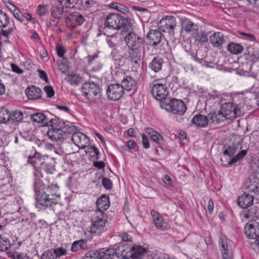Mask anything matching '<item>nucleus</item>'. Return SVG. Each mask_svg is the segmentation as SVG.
I'll list each match as a JSON object with an SVG mask.
<instances>
[{"label": "nucleus", "mask_w": 259, "mask_h": 259, "mask_svg": "<svg viewBox=\"0 0 259 259\" xmlns=\"http://www.w3.org/2000/svg\"><path fill=\"white\" fill-rule=\"evenodd\" d=\"M33 188L35 193V206L37 208L45 210L58 203L55 197L58 198L60 195L57 193L47 194L44 191V185L41 180H35Z\"/></svg>", "instance_id": "f257e3e1"}, {"label": "nucleus", "mask_w": 259, "mask_h": 259, "mask_svg": "<svg viewBox=\"0 0 259 259\" xmlns=\"http://www.w3.org/2000/svg\"><path fill=\"white\" fill-rule=\"evenodd\" d=\"M247 100H244L243 96L238 101L233 100L232 103H227L222 105V113L226 119H232L243 115L248 110Z\"/></svg>", "instance_id": "f03ea898"}, {"label": "nucleus", "mask_w": 259, "mask_h": 259, "mask_svg": "<svg viewBox=\"0 0 259 259\" xmlns=\"http://www.w3.org/2000/svg\"><path fill=\"white\" fill-rule=\"evenodd\" d=\"M97 259H113L115 255L121 259L127 258L123 245H120L115 249L101 248L95 251Z\"/></svg>", "instance_id": "7ed1b4c3"}, {"label": "nucleus", "mask_w": 259, "mask_h": 259, "mask_svg": "<svg viewBox=\"0 0 259 259\" xmlns=\"http://www.w3.org/2000/svg\"><path fill=\"white\" fill-rule=\"evenodd\" d=\"M161 107L167 112L179 115H183L187 109L186 105L181 100L167 99L161 103Z\"/></svg>", "instance_id": "20e7f679"}, {"label": "nucleus", "mask_w": 259, "mask_h": 259, "mask_svg": "<svg viewBox=\"0 0 259 259\" xmlns=\"http://www.w3.org/2000/svg\"><path fill=\"white\" fill-rule=\"evenodd\" d=\"M92 225L90 231L92 234L100 235L107 230V220L105 217L104 213L95 211L91 220Z\"/></svg>", "instance_id": "39448f33"}, {"label": "nucleus", "mask_w": 259, "mask_h": 259, "mask_svg": "<svg viewBox=\"0 0 259 259\" xmlns=\"http://www.w3.org/2000/svg\"><path fill=\"white\" fill-rule=\"evenodd\" d=\"M124 40L131 51H138L144 44V39L134 32L127 33Z\"/></svg>", "instance_id": "423d86ee"}, {"label": "nucleus", "mask_w": 259, "mask_h": 259, "mask_svg": "<svg viewBox=\"0 0 259 259\" xmlns=\"http://www.w3.org/2000/svg\"><path fill=\"white\" fill-rule=\"evenodd\" d=\"M58 118L56 117L52 118L50 121L49 125L51 128L48 130L47 135L52 141H57L65 138V132L58 127Z\"/></svg>", "instance_id": "0eeeda50"}, {"label": "nucleus", "mask_w": 259, "mask_h": 259, "mask_svg": "<svg viewBox=\"0 0 259 259\" xmlns=\"http://www.w3.org/2000/svg\"><path fill=\"white\" fill-rule=\"evenodd\" d=\"M246 236L250 239L254 240V242L258 243L259 241V223L255 221H249L244 228Z\"/></svg>", "instance_id": "6e6552de"}, {"label": "nucleus", "mask_w": 259, "mask_h": 259, "mask_svg": "<svg viewBox=\"0 0 259 259\" xmlns=\"http://www.w3.org/2000/svg\"><path fill=\"white\" fill-rule=\"evenodd\" d=\"M106 94L109 100L116 101L123 97L124 91L119 83H113L108 87Z\"/></svg>", "instance_id": "1a4fd4ad"}, {"label": "nucleus", "mask_w": 259, "mask_h": 259, "mask_svg": "<svg viewBox=\"0 0 259 259\" xmlns=\"http://www.w3.org/2000/svg\"><path fill=\"white\" fill-rule=\"evenodd\" d=\"M176 24V20L174 17L167 16L160 21L158 24V28L163 32L168 33L171 35L174 33V29Z\"/></svg>", "instance_id": "9d476101"}, {"label": "nucleus", "mask_w": 259, "mask_h": 259, "mask_svg": "<svg viewBox=\"0 0 259 259\" xmlns=\"http://www.w3.org/2000/svg\"><path fill=\"white\" fill-rule=\"evenodd\" d=\"M65 18L67 25L71 29L80 26L85 21L83 16L78 12L70 13Z\"/></svg>", "instance_id": "9b49d317"}, {"label": "nucleus", "mask_w": 259, "mask_h": 259, "mask_svg": "<svg viewBox=\"0 0 259 259\" xmlns=\"http://www.w3.org/2000/svg\"><path fill=\"white\" fill-rule=\"evenodd\" d=\"M82 94L88 98L97 96L101 93L99 85L95 82H85L82 87Z\"/></svg>", "instance_id": "f8f14e48"}, {"label": "nucleus", "mask_w": 259, "mask_h": 259, "mask_svg": "<svg viewBox=\"0 0 259 259\" xmlns=\"http://www.w3.org/2000/svg\"><path fill=\"white\" fill-rule=\"evenodd\" d=\"M151 94L153 97L159 101L167 100V96L168 91L167 87L165 84L162 83H157L154 84L151 89Z\"/></svg>", "instance_id": "ddd939ff"}, {"label": "nucleus", "mask_w": 259, "mask_h": 259, "mask_svg": "<svg viewBox=\"0 0 259 259\" xmlns=\"http://www.w3.org/2000/svg\"><path fill=\"white\" fill-rule=\"evenodd\" d=\"M146 37L150 40L152 47H157L158 45L162 46L164 45L163 40L164 39L163 34L157 29H151L146 35Z\"/></svg>", "instance_id": "4468645a"}, {"label": "nucleus", "mask_w": 259, "mask_h": 259, "mask_svg": "<svg viewBox=\"0 0 259 259\" xmlns=\"http://www.w3.org/2000/svg\"><path fill=\"white\" fill-rule=\"evenodd\" d=\"M71 140L79 149H83L89 146V139L81 132L74 133L71 137Z\"/></svg>", "instance_id": "2eb2a0df"}, {"label": "nucleus", "mask_w": 259, "mask_h": 259, "mask_svg": "<svg viewBox=\"0 0 259 259\" xmlns=\"http://www.w3.org/2000/svg\"><path fill=\"white\" fill-rule=\"evenodd\" d=\"M122 16L119 14L112 13L108 15L104 23L105 28L118 30Z\"/></svg>", "instance_id": "dca6fc26"}, {"label": "nucleus", "mask_w": 259, "mask_h": 259, "mask_svg": "<svg viewBox=\"0 0 259 259\" xmlns=\"http://www.w3.org/2000/svg\"><path fill=\"white\" fill-rule=\"evenodd\" d=\"M150 213L153 223L157 229L165 230L168 228L167 222L159 213L153 209L151 210Z\"/></svg>", "instance_id": "f3484780"}, {"label": "nucleus", "mask_w": 259, "mask_h": 259, "mask_svg": "<svg viewBox=\"0 0 259 259\" xmlns=\"http://www.w3.org/2000/svg\"><path fill=\"white\" fill-rule=\"evenodd\" d=\"M182 28L187 33L193 34L194 33H198L199 26L190 19L185 18L182 21Z\"/></svg>", "instance_id": "a211bd4d"}, {"label": "nucleus", "mask_w": 259, "mask_h": 259, "mask_svg": "<svg viewBox=\"0 0 259 259\" xmlns=\"http://www.w3.org/2000/svg\"><path fill=\"white\" fill-rule=\"evenodd\" d=\"M254 197L251 195L244 193L238 198V204L242 208H247L252 205Z\"/></svg>", "instance_id": "6ab92c4d"}, {"label": "nucleus", "mask_w": 259, "mask_h": 259, "mask_svg": "<svg viewBox=\"0 0 259 259\" xmlns=\"http://www.w3.org/2000/svg\"><path fill=\"white\" fill-rule=\"evenodd\" d=\"M131 256L133 259H141L147 253V248L141 245H134L130 249Z\"/></svg>", "instance_id": "aec40b11"}, {"label": "nucleus", "mask_w": 259, "mask_h": 259, "mask_svg": "<svg viewBox=\"0 0 259 259\" xmlns=\"http://www.w3.org/2000/svg\"><path fill=\"white\" fill-rule=\"evenodd\" d=\"M25 94L29 100L38 99L41 97V91L39 88L32 85L26 88Z\"/></svg>", "instance_id": "412c9836"}, {"label": "nucleus", "mask_w": 259, "mask_h": 259, "mask_svg": "<svg viewBox=\"0 0 259 259\" xmlns=\"http://www.w3.org/2000/svg\"><path fill=\"white\" fill-rule=\"evenodd\" d=\"M210 42L214 47H220L226 42V39L220 32H216L210 36Z\"/></svg>", "instance_id": "4be33fe9"}, {"label": "nucleus", "mask_w": 259, "mask_h": 259, "mask_svg": "<svg viewBox=\"0 0 259 259\" xmlns=\"http://www.w3.org/2000/svg\"><path fill=\"white\" fill-rule=\"evenodd\" d=\"M130 17L125 18L122 16V20L120 22L118 30H121L124 32H131V31L133 29L134 21Z\"/></svg>", "instance_id": "5701e85b"}, {"label": "nucleus", "mask_w": 259, "mask_h": 259, "mask_svg": "<svg viewBox=\"0 0 259 259\" xmlns=\"http://www.w3.org/2000/svg\"><path fill=\"white\" fill-rule=\"evenodd\" d=\"M110 201L109 198L105 195H102L99 198L96 202L97 210L104 213V211L107 210L109 207Z\"/></svg>", "instance_id": "b1692460"}, {"label": "nucleus", "mask_w": 259, "mask_h": 259, "mask_svg": "<svg viewBox=\"0 0 259 259\" xmlns=\"http://www.w3.org/2000/svg\"><path fill=\"white\" fill-rule=\"evenodd\" d=\"M30 118L33 122L42 123L47 126L50 124V121L52 119L48 117L45 114L39 112L31 114Z\"/></svg>", "instance_id": "393cba45"}, {"label": "nucleus", "mask_w": 259, "mask_h": 259, "mask_svg": "<svg viewBox=\"0 0 259 259\" xmlns=\"http://www.w3.org/2000/svg\"><path fill=\"white\" fill-rule=\"evenodd\" d=\"M192 122L195 125L200 127H205L209 124L207 116L201 114L195 115L192 119Z\"/></svg>", "instance_id": "a878e982"}, {"label": "nucleus", "mask_w": 259, "mask_h": 259, "mask_svg": "<svg viewBox=\"0 0 259 259\" xmlns=\"http://www.w3.org/2000/svg\"><path fill=\"white\" fill-rule=\"evenodd\" d=\"M241 142L242 140L238 139L236 142H234L232 145L228 146L224 151V155L229 157L233 156L238 149L242 148Z\"/></svg>", "instance_id": "bb28decb"}, {"label": "nucleus", "mask_w": 259, "mask_h": 259, "mask_svg": "<svg viewBox=\"0 0 259 259\" xmlns=\"http://www.w3.org/2000/svg\"><path fill=\"white\" fill-rule=\"evenodd\" d=\"M137 84V81L130 76H126L122 80L119 84L123 90L130 91L134 88Z\"/></svg>", "instance_id": "cd10ccee"}, {"label": "nucleus", "mask_w": 259, "mask_h": 259, "mask_svg": "<svg viewBox=\"0 0 259 259\" xmlns=\"http://www.w3.org/2000/svg\"><path fill=\"white\" fill-rule=\"evenodd\" d=\"M128 57V61L133 63L135 67L140 66L141 62V52L138 51H131Z\"/></svg>", "instance_id": "c85d7f7f"}, {"label": "nucleus", "mask_w": 259, "mask_h": 259, "mask_svg": "<svg viewBox=\"0 0 259 259\" xmlns=\"http://www.w3.org/2000/svg\"><path fill=\"white\" fill-rule=\"evenodd\" d=\"M98 53H94L93 55H88V64L90 66H93L92 70L94 71H97L101 69L102 68V64L101 63L98 64L96 65V60L98 58Z\"/></svg>", "instance_id": "c756f323"}, {"label": "nucleus", "mask_w": 259, "mask_h": 259, "mask_svg": "<svg viewBox=\"0 0 259 259\" xmlns=\"http://www.w3.org/2000/svg\"><path fill=\"white\" fill-rule=\"evenodd\" d=\"M57 123L58 125V127L60 128L62 131L63 130V132H65V135L67 133H70L73 132L75 130L74 126L72 125V124L68 121L64 122L58 118Z\"/></svg>", "instance_id": "7c9ffc66"}, {"label": "nucleus", "mask_w": 259, "mask_h": 259, "mask_svg": "<svg viewBox=\"0 0 259 259\" xmlns=\"http://www.w3.org/2000/svg\"><path fill=\"white\" fill-rule=\"evenodd\" d=\"M163 61L159 57H154L152 61L149 63V67L155 72H157L161 70Z\"/></svg>", "instance_id": "2f4dec72"}, {"label": "nucleus", "mask_w": 259, "mask_h": 259, "mask_svg": "<svg viewBox=\"0 0 259 259\" xmlns=\"http://www.w3.org/2000/svg\"><path fill=\"white\" fill-rule=\"evenodd\" d=\"M64 7L62 6L53 7L51 9V15L52 17L58 20L62 19L64 15L66 17L65 13L67 12V11H64Z\"/></svg>", "instance_id": "473e14b6"}, {"label": "nucleus", "mask_w": 259, "mask_h": 259, "mask_svg": "<svg viewBox=\"0 0 259 259\" xmlns=\"http://www.w3.org/2000/svg\"><path fill=\"white\" fill-rule=\"evenodd\" d=\"M87 241L84 239L74 241L72 244L71 250L72 252H76L79 249L85 250L87 249Z\"/></svg>", "instance_id": "72a5a7b5"}, {"label": "nucleus", "mask_w": 259, "mask_h": 259, "mask_svg": "<svg viewBox=\"0 0 259 259\" xmlns=\"http://www.w3.org/2000/svg\"><path fill=\"white\" fill-rule=\"evenodd\" d=\"M227 49L229 52L234 55L241 54L243 50V47L240 44L234 42L228 44Z\"/></svg>", "instance_id": "f704fd0d"}, {"label": "nucleus", "mask_w": 259, "mask_h": 259, "mask_svg": "<svg viewBox=\"0 0 259 259\" xmlns=\"http://www.w3.org/2000/svg\"><path fill=\"white\" fill-rule=\"evenodd\" d=\"M110 7L124 14L127 15V17H131L132 15L131 13L129 12L128 8L122 4L117 3H112L110 4Z\"/></svg>", "instance_id": "c9c22d12"}, {"label": "nucleus", "mask_w": 259, "mask_h": 259, "mask_svg": "<svg viewBox=\"0 0 259 259\" xmlns=\"http://www.w3.org/2000/svg\"><path fill=\"white\" fill-rule=\"evenodd\" d=\"M243 96L244 100H247L248 98H249V100L253 98L256 100L257 104L259 105V88H257L256 91H253V89H251V91L246 92Z\"/></svg>", "instance_id": "e433bc0d"}, {"label": "nucleus", "mask_w": 259, "mask_h": 259, "mask_svg": "<svg viewBox=\"0 0 259 259\" xmlns=\"http://www.w3.org/2000/svg\"><path fill=\"white\" fill-rule=\"evenodd\" d=\"M10 24V18L8 14L0 10V27L4 28Z\"/></svg>", "instance_id": "4c0bfd02"}, {"label": "nucleus", "mask_w": 259, "mask_h": 259, "mask_svg": "<svg viewBox=\"0 0 259 259\" xmlns=\"http://www.w3.org/2000/svg\"><path fill=\"white\" fill-rule=\"evenodd\" d=\"M245 188L250 192L256 193L258 192L259 185H256L253 181L247 179L245 183Z\"/></svg>", "instance_id": "58836bf2"}, {"label": "nucleus", "mask_w": 259, "mask_h": 259, "mask_svg": "<svg viewBox=\"0 0 259 259\" xmlns=\"http://www.w3.org/2000/svg\"><path fill=\"white\" fill-rule=\"evenodd\" d=\"M11 113L6 109H2L0 110V123H6L11 121Z\"/></svg>", "instance_id": "ea45409f"}, {"label": "nucleus", "mask_w": 259, "mask_h": 259, "mask_svg": "<svg viewBox=\"0 0 259 259\" xmlns=\"http://www.w3.org/2000/svg\"><path fill=\"white\" fill-rule=\"evenodd\" d=\"M247 152L246 150H242L239 152L234 157L232 158L228 162L229 166H231L233 164H236L239 160H241L246 155Z\"/></svg>", "instance_id": "a19ab883"}, {"label": "nucleus", "mask_w": 259, "mask_h": 259, "mask_svg": "<svg viewBox=\"0 0 259 259\" xmlns=\"http://www.w3.org/2000/svg\"><path fill=\"white\" fill-rule=\"evenodd\" d=\"M81 77L77 74L68 75L66 79L72 85H77L81 81Z\"/></svg>", "instance_id": "79ce46f5"}, {"label": "nucleus", "mask_w": 259, "mask_h": 259, "mask_svg": "<svg viewBox=\"0 0 259 259\" xmlns=\"http://www.w3.org/2000/svg\"><path fill=\"white\" fill-rule=\"evenodd\" d=\"M10 247L11 244L9 239L4 238L0 235V251H6L9 249Z\"/></svg>", "instance_id": "37998d69"}, {"label": "nucleus", "mask_w": 259, "mask_h": 259, "mask_svg": "<svg viewBox=\"0 0 259 259\" xmlns=\"http://www.w3.org/2000/svg\"><path fill=\"white\" fill-rule=\"evenodd\" d=\"M196 41L199 42H204L208 40L207 35L203 31H199L198 30V33H194Z\"/></svg>", "instance_id": "c03bdc74"}, {"label": "nucleus", "mask_w": 259, "mask_h": 259, "mask_svg": "<svg viewBox=\"0 0 259 259\" xmlns=\"http://www.w3.org/2000/svg\"><path fill=\"white\" fill-rule=\"evenodd\" d=\"M11 121L13 122H18L21 121L23 118V113L19 111H15L11 114Z\"/></svg>", "instance_id": "a18cd8bd"}, {"label": "nucleus", "mask_w": 259, "mask_h": 259, "mask_svg": "<svg viewBox=\"0 0 259 259\" xmlns=\"http://www.w3.org/2000/svg\"><path fill=\"white\" fill-rule=\"evenodd\" d=\"M78 0H58L61 6L66 8H72L77 3Z\"/></svg>", "instance_id": "49530a36"}, {"label": "nucleus", "mask_w": 259, "mask_h": 259, "mask_svg": "<svg viewBox=\"0 0 259 259\" xmlns=\"http://www.w3.org/2000/svg\"><path fill=\"white\" fill-rule=\"evenodd\" d=\"M15 28V26H12L11 27H9L8 29H4L2 28L0 31V34L2 36L6 38L7 39H8L10 37V36L14 32V29Z\"/></svg>", "instance_id": "de8ad7c7"}, {"label": "nucleus", "mask_w": 259, "mask_h": 259, "mask_svg": "<svg viewBox=\"0 0 259 259\" xmlns=\"http://www.w3.org/2000/svg\"><path fill=\"white\" fill-rule=\"evenodd\" d=\"M107 44L110 48L113 49L114 50L116 49L117 46V42L116 41L115 35H112L110 37L107 39Z\"/></svg>", "instance_id": "09e8293b"}, {"label": "nucleus", "mask_w": 259, "mask_h": 259, "mask_svg": "<svg viewBox=\"0 0 259 259\" xmlns=\"http://www.w3.org/2000/svg\"><path fill=\"white\" fill-rule=\"evenodd\" d=\"M53 249L45 251L41 255V259H56V255Z\"/></svg>", "instance_id": "8fccbe9b"}, {"label": "nucleus", "mask_w": 259, "mask_h": 259, "mask_svg": "<svg viewBox=\"0 0 259 259\" xmlns=\"http://www.w3.org/2000/svg\"><path fill=\"white\" fill-rule=\"evenodd\" d=\"M151 138L153 141L159 145H163L164 144V140L162 136L157 132L153 135Z\"/></svg>", "instance_id": "3c124183"}, {"label": "nucleus", "mask_w": 259, "mask_h": 259, "mask_svg": "<svg viewBox=\"0 0 259 259\" xmlns=\"http://www.w3.org/2000/svg\"><path fill=\"white\" fill-rule=\"evenodd\" d=\"M219 245L221 253L228 251V244L225 239L220 238L219 240Z\"/></svg>", "instance_id": "603ef678"}, {"label": "nucleus", "mask_w": 259, "mask_h": 259, "mask_svg": "<svg viewBox=\"0 0 259 259\" xmlns=\"http://www.w3.org/2000/svg\"><path fill=\"white\" fill-rule=\"evenodd\" d=\"M102 184L106 189H111L112 188V182L110 179L107 178H103L102 180Z\"/></svg>", "instance_id": "864d4df0"}, {"label": "nucleus", "mask_w": 259, "mask_h": 259, "mask_svg": "<svg viewBox=\"0 0 259 259\" xmlns=\"http://www.w3.org/2000/svg\"><path fill=\"white\" fill-rule=\"evenodd\" d=\"M53 250L55 252L54 253L56 255V258L57 257H60L62 255H65L67 253L66 249L63 248V247H58L53 249Z\"/></svg>", "instance_id": "5fc2aeb1"}, {"label": "nucleus", "mask_w": 259, "mask_h": 259, "mask_svg": "<svg viewBox=\"0 0 259 259\" xmlns=\"http://www.w3.org/2000/svg\"><path fill=\"white\" fill-rule=\"evenodd\" d=\"M92 152L94 153L96 159H99V155L100 154V152L99 151L97 148L95 146H91L87 149L86 151V153H89L90 154H91Z\"/></svg>", "instance_id": "6e6d98bb"}, {"label": "nucleus", "mask_w": 259, "mask_h": 259, "mask_svg": "<svg viewBox=\"0 0 259 259\" xmlns=\"http://www.w3.org/2000/svg\"><path fill=\"white\" fill-rule=\"evenodd\" d=\"M209 124H218L217 120V113H210L207 115Z\"/></svg>", "instance_id": "4d7b16f0"}, {"label": "nucleus", "mask_w": 259, "mask_h": 259, "mask_svg": "<svg viewBox=\"0 0 259 259\" xmlns=\"http://www.w3.org/2000/svg\"><path fill=\"white\" fill-rule=\"evenodd\" d=\"M44 90L47 94V97L51 98L54 96L55 92L52 86H46L45 87Z\"/></svg>", "instance_id": "13d9d810"}, {"label": "nucleus", "mask_w": 259, "mask_h": 259, "mask_svg": "<svg viewBox=\"0 0 259 259\" xmlns=\"http://www.w3.org/2000/svg\"><path fill=\"white\" fill-rule=\"evenodd\" d=\"M247 179L249 181H253L256 185H259V172H253L249 176Z\"/></svg>", "instance_id": "bf43d9fd"}, {"label": "nucleus", "mask_w": 259, "mask_h": 259, "mask_svg": "<svg viewBox=\"0 0 259 259\" xmlns=\"http://www.w3.org/2000/svg\"><path fill=\"white\" fill-rule=\"evenodd\" d=\"M48 6L39 5L37 10L38 15L40 16H45L48 12Z\"/></svg>", "instance_id": "052dcab7"}, {"label": "nucleus", "mask_w": 259, "mask_h": 259, "mask_svg": "<svg viewBox=\"0 0 259 259\" xmlns=\"http://www.w3.org/2000/svg\"><path fill=\"white\" fill-rule=\"evenodd\" d=\"M13 14V16L19 21L23 22V19L21 18V16H20L22 14L20 10L18 7H16L14 10L12 12Z\"/></svg>", "instance_id": "680f3d73"}, {"label": "nucleus", "mask_w": 259, "mask_h": 259, "mask_svg": "<svg viewBox=\"0 0 259 259\" xmlns=\"http://www.w3.org/2000/svg\"><path fill=\"white\" fill-rule=\"evenodd\" d=\"M56 51L58 56L60 58H63L64 54L66 53L65 48L60 45H57L56 47Z\"/></svg>", "instance_id": "e2e57ef3"}, {"label": "nucleus", "mask_w": 259, "mask_h": 259, "mask_svg": "<svg viewBox=\"0 0 259 259\" xmlns=\"http://www.w3.org/2000/svg\"><path fill=\"white\" fill-rule=\"evenodd\" d=\"M37 72L39 73V77L46 83L49 82V80L48 75L45 71L41 69L37 70Z\"/></svg>", "instance_id": "0e129e2a"}, {"label": "nucleus", "mask_w": 259, "mask_h": 259, "mask_svg": "<svg viewBox=\"0 0 259 259\" xmlns=\"http://www.w3.org/2000/svg\"><path fill=\"white\" fill-rule=\"evenodd\" d=\"M82 259H97L95 251H90L86 253Z\"/></svg>", "instance_id": "69168bd1"}, {"label": "nucleus", "mask_w": 259, "mask_h": 259, "mask_svg": "<svg viewBox=\"0 0 259 259\" xmlns=\"http://www.w3.org/2000/svg\"><path fill=\"white\" fill-rule=\"evenodd\" d=\"M142 144L143 145V147L145 149H148L150 147V144L148 141V139L146 135L142 134Z\"/></svg>", "instance_id": "338daca9"}, {"label": "nucleus", "mask_w": 259, "mask_h": 259, "mask_svg": "<svg viewBox=\"0 0 259 259\" xmlns=\"http://www.w3.org/2000/svg\"><path fill=\"white\" fill-rule=\"evenodd\" d=\"M23 19L25 18L26 20L31 22L32 23L34 24L35 23V19L31 17V15L28 13H25L21 16Z\"/></svg>", "instance_id": "774afa93"}]
</instances>
